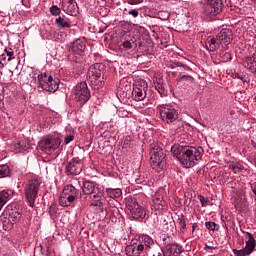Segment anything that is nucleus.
<instances>
[{
    "label": "nucleus",
    "instance_id": "nucleus-29",
    "mask_svg": "<svg viewBox=\"0 0 256 256\" xmlns=\"http://www.w3.org/2000/svg\"><path fill=\"white\" fill-rule=\"evenodd\" d=\"M172 69H177V71H180V73H185V71L188 73H193V69L191 67L181 62H176Z\"/></svg>",
    "mask_w": 256,
    "mask_h": 256
},
{
    "label": "nucleus",
    "instance_id": "nucleus-24",
    "mask_svg": "<svg viewBox=\"0 0 256 256\" xmlns=\"http://www.w3.org/2000/svg\"><path fill=\"white\" fill-rule=\"evenodd\" d=\"M165 200H163V197L160 196L159 193H156L153 197V201H152V207L156 210V211H163V209H165Z\"/></svg>",
    "mask_w": 256,
    "mask_h": 256
},
{
    "label": "nucleus",
    "instance_id": "nucleus-15",
    "mask_svg": "<svg viewBox=\"0 0 256 256\" xmlns=\"http://www.w3.org/2000/svg\"><path fill=\"white\" fill-rule=\"evenodd\" d=\"M148 90L149 86L147 81L140 80L136 82L132 90V99H134V101H143L145 97H147Z\"/></svg>",
    "mask_w": 256,
    "mask_h": 256
},
{
    "label": "nucleus",
    "instance_id": "nucleus-53",
    "mask_svg": "<svg viewBox=\"0 0 256 256\" xmlns=\"http://www.w3.org/2000/svg\"><path fill=\"white\" fill-rule=\"evenodd\" d=\"M4 206H5V204L0 203V211L3 209Z\"/></svg>",
    "mask_w": 256,
    "mask_h": 256
},
{
    "label": "nucleus",
    "instance_id": "nucleus-35",
    "mask_svg": "<svg viewBox=\"0 0 256 256\" xmlns=\"http://www.w3.org/2000/svg\"><path fill=\"white\" fill-rule=\"evenodd\" d=\"M8 199H9V192H7V190L0 191V203L2 205H5Z\"/></svg>",
    "mask_w": 256,
    "mask_h": 256
},
{
    "label": "nucleus",
    "instance_id": "nucleus-50",
    "mask_svg": "<svg viewBox=\"0 0 256 256\" xmlns=\"http://www.w3.org/2000/svg\"><path fill=\"white\" fill-rule=\"evenodd\" d=\"M181 253V248H179L177 245H176V248L174 247V249H173V252H172V254L173 255H179Z\"/></svg>",
    "mask_w": 256,
    "mask_h": 256
},
{
    "label": "nucleus",
    "instance_id": "nucleus-55",
    "mask_svg": "<svg viewBox=\"0 0 256 256\" xmlns=\"http://www.w3.org/2000/svg\"><path fill=\"white\" fill-rule=\"evenodd\" d=\"M254 165H255V167H256V158L254 159Z\"/></svg>",
    "mask_w": 256,
    "mask_h": 256
},
{
    "label": "nucleus",
    "instance_id": "nucleus-31",
    "mask_svg": "<svg viewBox=\"0 0 256 256\" xmlns=\"http://www.w3.org/2000/svg\"><path fill=\"white\" fill-rule=\"evenodd\" d=\"M156 91L159 93V95L163 96L167 93V90H165V86H163V81L158 80L154 83Z\"/></svg>",
    "mask_w": 256,
    "mask_h": 256
},
{
    "label": "nucleus",
    "instance_id": "nucleus-30",
    "mask_svg": "<svg viewBox=\"0 0 256 256\" xmlns=\"http://www.w3.org/2000/svg\"><path fill=\"white\" fill-rule=\"evenodd\" d=\"M9 175H11V169L9 168V165H0V179H5V177H9Z\"/></svg>",
    "mask_w": 256,
    "mask_h": 256
},
{
    "label": "nucleus",
    "instance_id": "nucleus-1",
    "mask_svg": "<svg viewBox=\"0 0 256 256\" xmlns=\"http://www.w3.org/2000/svg\"><path fill=\"white\" fill-rule=\"evenodd\" d=\"M171 153L175 159H177L182 167L185 169H191L195 167L203 157V147L195 148L193 146L173 145L171 147Z\"/></svg>",
    "mask_w": 256,
    "mask_h": 256
},
{
    "label": "nucleus",
    "instance_id": "nucleus-19",
    "mask_svg": "<svg viewBox=\"0 0 256 256\" xmlns=\"http://www.w3.org/2000/svg\"><path fill=\"white\" fill-rule=\"evenodd\" d=\"M62 11L67 15H71V17H76L79 13V6L77 5V1L68 0L62 4Z\"/></svg>",
    "mask_w": 256,
    "mask_h": 256
},
{
    "label": "nucleus",
    "instance_id": "nucleus-3",
    "mask_svg": "<svg viewBox=\"0 0 256 256\" xmlns=\"http://www.w3.org/2000/svg\"><path fill=\"white\" fill-rule=\"evenodd\" d=\"M160 119L167 125H180L179 108L171 104H160L157 107Z\"/></svg>",
    "mask_w": 256,
    "mask_h": 256
},
{
    "label": "nucleus",
    "instance_id": "nucleus-54",
    "mask_svg": "<svg viewBox=\"0 0 256 256\" xmlns=\"http://www.w3.org/2000/svg\"><path fill=\"white\" fill-rule=\"evenodd\" d=\"M192 231H195V225L192 226Z\"/></svg>",
    "mask_w": 256,
    "mask_h": 256
},
{
    "label": "nucleus",
    "instance_id": "nucleus-16",
    "mask_svg": "<svg viewBox=\"0 0 256 256\" xmlns=\"http://www.w3.org/2000/svg\"><path fill=\"white\" fill-rule=\"evenodd\" d=\"M6 215L13 223H19L23 217V208L17 202L9 204L6 208Z\"/></svg>",
    "mask_w": 256,
    "mask_h": 256
},
{
    "label": "nucleus",
    "instance_id": "nucleus-34",
    "mask_svg": "<svg viewBox=\"0 0 256 256\" xmlns=\"http://www.w3.org/2000/svg\"><path fill=\"white\" fill-rule=\"evenodd\" d=\"M179 83H193L195 81V78L191 75H183L180 78L177 79Z\"/></svg>",
    "mask_w": 256,
    "mask_h": 256
},
{
    "label": "nucleus",
    "instance_id": "nucleus-13",
    "mask_svg": "<svg viewBox=\"0 0 256 256\" xmlns=\"http://www.w3.org/2000/svg\"><path fill=\"white\" fill-rule=\"evenodd\" d=\"M83 172V160L79 157L72 158L67 162L64 173L67 177H76Z\"/></svg>",
    "mask_w": 256,
    "mask_h": 256
},
{
    "label": "nucleus",
    "instance_id": "nucleus-38",
    "mask_svg": "<svg viewBox=\"0 0 256 256\" xmlns=\"http://www.w3.org/2000/svg\"><path fill=\"white\" fill-rule=\"evenodd\" d=\"M50 13H51V15H53V17H57V16L61 15V8H59V6H57V5H52L50 7Z\"/></svg>",
    "mask_w": 256,
    "mask_h": 256
},
{
    "label": "nucleus",
    "instance_id": "nucleus-49",
    "mask_svg": "<svg viewBox=\"0 0 256 256\" xmlns=\"http://www.w3.org/2000/svg\"><path fill=\"white\" fill-rule=\"evenodd\" d=\"M49 213L50 215H55L57 213V207L53 205L50 206Z\"/></svg>",
    "mask_w": 256,
    "mask_h": 256
},
{
    "label": "nucleus",
    "instance_id": "nucleus-41",
    "mask_svg": "<svg viewBox=\"0 0 256 256\" xmlns=\"http://www.w3.org/2000/svg\"><path fill=\"white\" fill-rule=\"evenodd\" d=\"M74 139H75L74 134H66L65 137H64L65 145H69V143H71V141H74Z\"/></svg>",
    "mask_w": 256,
    "mask_h": 256
},
{
    "label": "nucleus",
    "instance_id": "nucleus-22",
    "mask_svg": "<svg viewBox=\"0 0 256 256\" xmlns=\"http://www.w3.org/2000/svg\"><path fill=\"white\" fill-rule=\"evenodd\" d=\"M243 67L250 73H253L256 77V59L253 56H248L242 63Z\"/></svg>",
    "mask_w": 256,
    "mask_h": 256
},
{
    "label": "nucleus",
    "instance_id": "nucleus-36",
    "mask_svg": "<svg viewBox=\"0 0 256 256\" xmlns=\"http://www.w3.org/2000/svg\"><path fill=\"white\" fill-rule=\"evenodd\" d=\"M205 225L206 229H208L209 231H219V224L215 222L208 221L205 223Z\"/></svg>",
    "mask_w": 256,
    "mask_h": 256
},
{
    "label": "nucleus",
    "instance_id": "nucleus-12",
    "mask_svg": "<svg viewBox=\"0 0 256 256\" xmlns=\"http://www.w3.org/2000/svg\"><path fill=\"white\" fill-rule=\"evenodd\" d=\"M75 100L80 103V105H85L89 99H91V91L87 82H80L74 88Z\"/></svg>",
    "mask_w": 256,
    "mask_h": 256
},
{
    "label": "nucleus",
    "instance_id": "nucleus-40",
    "mask_svg": "<svg viewBox=\"0 0 256 256\" xmlns=\"http://www.w3.org/2000/svg\"><path fill=\"white\" fill-rule=\"evenodd\" d=\"M6 55L8 56L7 61H12V59H15V52L13 51V49H5L4 50Z\"/></svg>",
    "mask_w": 256,
    "mask_h": 256
},
{
    "label": "nucleus",
    "instance_id": "nucleus-6",
    "mask_svg": "<svg viewBox=\"0 0 256 256\" xmlns=\"http://www.w3.org/2000/svg\"><path fill=\"white\" fill-rule=\"evenodd\" d=\"M165 152H163L162 148L157 145H152L150 149V163L152 169L154 171H157L158 173L160 171H163V168L165 167Z\"/></svg>",
    "mask_w": 256,
    "mask_h": 256
},
{
    "label": "nucleus",
    "instance_id": "nucleus-21",
    "mask_svg": "<svg viewBox=\"0 0 256 256\" xmlns=\"http://www.w3.org/2000/svg\"><path fill=\"white\" fill-rule=\"evenodd\" d=\"M139 244L143 245L146 251H149V249H153L154 247H157V245H155V240H153L151 236L146 234L142 235L139 238Z\"/></svg>",
    "mask_w": 256,
    "mask_h": 256
},
{
    "label": "nucleus",
    "instance_id": "nucleus-4",
    "mask_svg": "<svg viewBox=\"0 0 256 256\" xmlns=\"http://www.w3.org/2000/svg\"><path fill=\"white\" fill-rule=\"evenodd\" d=\"M80 195L79 185L75 186V180L72 184L66 185L62 191V195L59 198V204L62 207H69Z\"/></svg>",
    "mask_w": 256,
    "mask_h": 256
},
{
    "label": "nucleus",
    "instance_id": "nucleus-9",
    "mask_svg": "<svg viewBox=\"0 0 256 256\" xmlns=\"http://www.w3.org/2000/svg\"><path fill=\"white\" fill-rule=\"evenodd\" d=\"M39 187H41V183L37 179L30 180L27 183L24 191L29 207H35V201L39 195Z\"/></svg>",
    "mask_w": 256,
    "mask_h": 256
},
{
    "label": "nucleus",
    "instance_id": "nucleus-26",
    "mask_svg": "<svg viewBox=\"0 0 256 256\" xmlns=\"http://www.w3.org/2000/svg\"><path fill=\"white\" fill-rule=\"evenodd\" d=\"M164 248L168 253H173V249L177 248V244L170 235H166L162 238Z\"/></svg>",
    "mask_w": 256,
    "mask_h": 256
},
{
    "label": "nucleus",
    "instance_id": "nucleus-28",
    "mask_svg": "<svg viewBox=\"0 0 256 256\" xmlns=\"http://www.w3.org/2000/svg\"><path fill=\"white\" fill-rule=\"evenodd\" d=\"M105 193L110 199H119L123 195V191L120 188H106Z\"/></svg>",
    "mask_w": 256,
    "mask_h": 256
},
{
    "label": "nucleus",
    "instance_id": "nucleus-2",
    "mask_svg": "<svg viewBox=\"0 0 256 256\" xmlns=\"http://www.w3.org/2000/svg\"><path fill=\"white\" fill-rule=\"evenodd\" d=\"M233 41V32L229 28H223L216 37H208L205 41L207 51H217L219 47H227Z\"/></svg>",
    "mask_w": 256,
    "mask_h": 256
},
{
    "label": "nucleus",
    "instance_id": "nucleus-52",
    "mask_svg": "<svg viewBox=\"0 0 256 256\" xmlns=\"http://www.w3.org/2000/svg\"><path fill=\"white\" fill-rule=\"evenodd\" d=\"M205 249H217V246H211L209 244H205Z\"/></svg>",
    "mask_w": 256,
    "mask_h": 256
},
{
    "label": "nucleus",
    "instance_id": "nucleus-46",
    "mask_svg": "<svg viewBox=\"0 0 256 256\" xmlns=\"http://www.w3.org/2000/svg\"><path fill=\"white\" fill-rule=\"evenodd\" d=\"M249 185H250V189H251V191H252V193L255 195V197H256V181H251L250 183H249Z\"/></svg>",
    "mask_w": 256,
    "mask_h": 256
},
{
    "label": "nucleus",
    "instance_id": "nucleus-14",
    "mask_svg": "<svg viewBox=\"0 0 256 256\" xmlns=\"http://www.w3.org/2000/svg\"><path fill=\"white\" fill-rule=\"evenodd\" d=\"M245 241V248H242L240 250H233L235 256H249L251 255V253H253V251H255L256 240L255 236H253L251 232H246Z\"/></svg>",
    "mask_w": 256,
    "mask_h": 256
},
{
    "label": "nucleus",
    "instance_id": "nucleus-7",
    "mask_svg": "<svg viewBox=\"0 0 256 256\" xmlns=\"http://www.w3.org/2000/svg\"><path fill=\"white\" fill-rule=\"evenodd\" d=\"M38 83L42 87L43 91H49L50 93H55L59 89V83L61 80L59 78L51 76L50 73H42L38 75Z\"/></svg>",
    "mask_w": 256,
    "mask_h": 256
},
{
    "label": "nucleus",
    "instance_id": "nucleus-45",
    "mask_svg": "<svg viewBox=\"0 0 256 256\" xmlns=\"http://www.w3.org/2000/svg\"><path fill=\"white\" fill-rule=\"evenodd\" d=\"M81 69H83V68L81 67L80 63L75 62L73 64V70L75 71V73H79V71H81Z\"/></svg>",
    "mask_w": 256,
    "mask_h": 256
},
{
    "label": "nucleus",
    "instance_id": "nucleus-39",
    "mask_svg": "<svg viewBox=\"0 0 256 256\" xmlns=\"http://www.w3.org/2000/svg\"><path fill=\"white\" fill-rule=\"evenodd\" d=\"M178 225L180 229H187V223L185 222V216H183V214L178 218Z\"/></svg>",
    "mask_w": 256,
    "mask_h": 256
},
{
    "label": "nucleus",
    "instance_id": "nucleus-17",
    "mask_svg": "<svg viewBox=\"0 0 256 256\" xmlns=\"http://www.w3.org/2000/svg\"><path fill=\"white\" fill-rule=\"evenodd\" d=\"M74 185H78V188L82 189L84 195H94V193H97L99 191L97 183L92 181H86L85 179H75Z\"/></svg>",
    "mask_w": 256,
    "mask_h": 256
},
{
    "label": "nucleus",
    "instance_id": "nucleus-11",
    "mask_svg": "<svg viewBox=\"0 0 256 256\" xmlns=\"http://www.w3.org/2000/svg\"><path fill=\"white\" fill-rule=\"evenodd\" d=\"M101 75H102L101 64L96 63L89 67L86 79L92 87L99 88L101 87V85H103V81L101 80Z\"/></svg>",
    "mask_w": 256,
    "mask_h": 256
},
{
    "label": "nucleus",
    "instance_id": "nucleus-32",
    "mask_svg": "<svg viewBox=\"0 0 256 256\" xmlns=\"http://www.w3.org/2000/svg\"><path fill=\"white\" fill-rule=\"evenodd\" d=\"M14 149L17 153H21V151H27V143L25 141H17L14 143Z\"/></svg>",
    "mask_w": 256,
    "mask_h": 256
},
{
    "label": "nucleus",
    "instance_id": "nucleus-51",
    "mask_svg": "<svg viewBox=\"0 0 256 256\" xmlns=\"http://www.w3.org/2000/svg\"><path fill=\"white\" fill-rule=\"evenodd\" d=\"M235 78L236 79H240V81H243V83H245L247 80H245V77L239 75V74H235Z\"/></svg>",
    "mask_w": 256,
    "mask_h": 256
},
{
    "label": "nucleus",
    "instance_id": "nucleus-5",
    "mask_svg": "<svg viewBox=\"0 0 256 256\" xmlns=\"http://www.w3.org/2000/svg\"><path fill=\"white\" fill-rule=\"evenodd\" d=\"M61 137L57 134H50L47 136H44L41 141L38 143L40 151H43L44 153H53L61 147Z\"/></svg>",
    "mask_w": 256,
    "mask_h": 256
},
{
    "label": "nucleus",
    "instance_id": "nucleus-8",
    "mask_svg": "<svg viewBox=\"0 0 256 256\" xmlns=\"http://www.w3.org/2000/svg\"><path fill=\"white\" fill-rule=\"evenodd\" d=\"M221 11H223L221 0H207L206 4L203 5L202 15L205 19H215Z\"/></svg>",
    "mask_w": 256,
    "mask_h": 256
},
{
    "label": "nucleus",
    "instance_id": "nucleus-42",
    "mask_svg": "<svg viewBox=\"0 0 256 256\" xmlns=\"http://www.w3.org/2000/svg\"><path fill=\"white\" fill-rule=\"evenodd\" d=\"M158 19L161 21H167L169 19V12H160L158 14Z\"/></svg>",
    "mask_w": 256,
    "mask_h": 256
},
{
    "label": "nucleus",
    "instance_id": "nucleus-44",
    "mask_svg": "<svg viewBox=\"0 0 256 256\" xmlns=\"http://www.w3.org/2000/svg\"><path fill=\"white\" fill-rule=\"evenodd\" d=\"M128 15H131L134 18L139 17V9H132L128 11Z\"/></svg>",
    "mask_w": 256,
    "mask_h": 256
},
{
    "label": "nucleus",
    "instance_id": "nucleus-47",
    "mask_svg": "<svg viewBox=\"0 0 256 256\" xmlns=\"http://www.w3.org/2000/svg\"><path fill=\"white\" fill-rule=\"evenodd\" d=\"M128 5H139L143 3V0H127Z\"/></svg>",
    "mask_w": 256,
    "mask_h": 256
},
{
    "label": "nucleus",
    "instance_id": "nucleus-20",
    "mask_svg": "<svg viewBox=\"0 0 256 256\" xmlns=\"http://www.w3.org/2000/svg\"><path fill=\"white\" fill-rule=\"evenodd\" d=\"M145 250L143 244L134 243L127 245L125 248V253L127 256H141V253Z\"/></svg>",
    "mask_w": 256,
    "mask_h": 256
},
{
    "label": "nucleus",
    "instance_id": "nucleus-56",
    "mask_svg": "<svg viewBox=\"0 0 256 256\" xmlns=\"http://www.w3.org/2000/svg\"><path fill=\"white\" fill-rule=\"evenodd\" d=\"M254 100H255V102H256V96H255Z\"/></svg>",
    "mask_w": 256,
    "mask_h": 256
},
{
    "label": "nucleus",
    "instance_id": "nucleus-48",
    "mask_svg": "<svg viewBox=\"0 0 256 256\" xmlns=\"http://www.w3.org/2000/svg\"><path fill=\"white\" fill-rule=\"evenodd\" d=\"M123 47H124L125 49H131L133 46H132V44H131L130 41H124V42H123Z\"/></svg>",
    "mask_w": 256,
    "mask_h": 256
},
{
    "label": "nucleus",
    "instance_id": "nucleus-18",
    "mask_svg": "<svg viewBox=\"0 0 256 256\" xmlns=\"http://www.w3.org/2000/svg\"><path fill=\"white\" fill-rule=\"evenodd\" d=\"M92 207H98L100 211H105V205H107V199L105 194L101 190L90 196Z\"/></svg>",
    "mask_w": 256,
    "mask_h": 256
},
{
    "label": "nucleus",
    "instance_id": "nucleus-23",
    "mask_svg": "<svg viewBox=\"0 0 256 256\" xmlns=\"http://www.w3.org/2000/svg\"><path fill=\"white\" fill-rule=\"evenodd\" d=\"M55 23L58 29H71V20L65 15L58 16L55 19Z\"/></svg>",
    "mask_w": 256,
    "mask_h": 256
},
{
    "label": "nucleus",
    "instance_id": "nucleus-43",
    "mask_svg": "<svg viewBox=\"0 0 256 256\" xmlns=\"http://www.w3.org/2000/svg\"><path fill=\"white\" fill-rule=\"evenodd\" d=\"M198 199L201 203V207H207V203H209V200H207L204 196L199 195Z\"/></svg>",
    "mask_w": 256,
    "mask_h": 256
},
{
    "label": "nucleus",
    "instance_id": "nucleus-25",
    "mask_svg": "<svg viewBox=\"0 0 256 256\" xmlns=\"http://www.w3.org/2000/svg\"><path fill=\"white\" fill-rule=\"evenodd\" d=\"M85 49H87V46L85 45V42L81 39L76 40L72 45V51L76 55H83Z\"/></svg>",
    "mask_w": 256,
    "mask_h": 256
},
{
    "label": "nucleus",
    "instance_id": "nucleus-57",
    "mask_svg": "<svg viewBox=\"0 0 256 256\" xmlns=\"http://www.w3.org/2000/svg\"><path fill=\"white\" fill-rule=\"evenodd\" d=\"M3 256H9V255L5 254V255H3Z\"/></svg>",
    "mask_w": 256,
    "mask_h": 256
},
{
    "label": "nucleus",
    "instance_id": "nucleus-10",
    "mask_svg": "<svg viewBox=\"0 0 256 256\" xmlns=\"http://www.w3.org/2000/svg\"><path fill=\"white\" fill-rule=\"evenodd\" d=\"M126 209L132 219H145V217H147V211L139 205L135 198H128L126 200Z\"/></svg>",
    "mask_w": 256,
    "mask_h": 256
},
{
    "label": "nucleus",
    "instance_id": "nucleus-37",
    "mask_svg": "<svg viewBox=\"0 0 256 256\" xmlns=\"http://www.w3.org/2000/svg\"><path fill=\"white\" fill-rule=\"evenodd\" d=\"M152 256H165V252L160 246H155L152 248Z\"/></svg>",
    "mask_w": 256,
    "mask_h": 256
},
{
    "label": "nucleus",
    "instance_id": "nucleus-27",
    "mask_svg": "<svg viewBox=\"0 0 256 256\" xmlns=\"http://www.w3.org/2000/svg\"><path fill=\"white\" fill-rule=\"evenodd\" d=\"M13 225H15V222H12L9 217H0V227H2L4 231H11V229H13Z\"/></svg>",
    "mask_w": 256,
    "mask_h": 256
},
{
    "label": "nucleus",
    "instance_id": "nucleus-33",
    "mask_svg": "<svg viewBox=\"0 0 256 256\" xmlns=\"http://www.w3.org/2000/svg\"><path fill=\"white\" fill-rule=\"evenodd\" d=\"M230 169H232L234 173H241V171L245 169V166L239 162H235L230 165Z\"/></svg>",
    "mask_w": 256,
    "mask_h": 256
}]
</instances>
